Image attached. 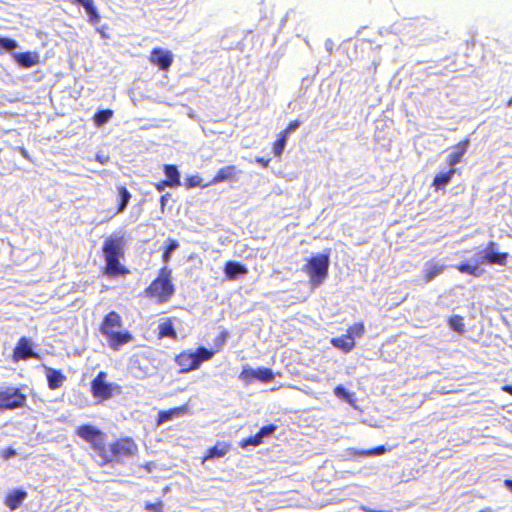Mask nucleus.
I'll return each instance as SVG.
<instances>
[{"label": "nucleus", "instance_id": "f257e3e1", "mask_svg": "<svg viewBox=\"0 0 512 512\" xmlns=\"http://www.w3.org/2000/svg\"><path fill=\"white\" fill-rule=\"evenodd\" d=\"M125 240L123 236L111 235L103 243L102 253L105 260L103 273L111 278L130 273L120 259L124 257Z\"/></svg>", "mask_w": 512, "mask_h": 512}, {"label": "nucleus", "instance_id": "f03ea898", "mask_svg": "<svg viewBox=\"0 0 512 512\" xmlns=\"http://www.w3.org/2000/svg\"><path fill=\"white\" fill-rule=\"evenodd\" d=\"M99 330L113 351L120 350L134 339L130 331L123 329V319L116 311H110L103 317Z\"/></svg>", "mask_w": 512, "mask_h": 512}, {"label": "nucleus", "instance_id": "7ed1b4c3", "mask_svg": "<svg viewBox=\"0 0 512 512\" xmlns=\"http://www.w3.org/2000/svg\"><path fill=\"white\" fill-rule=\"evenodd\" d=\"M171 273L168 267H162L158 276L144 289V297L154 300L157 304L168 302L175 293Z\"/></svg>", "mask_w": 512, "mask_h": 512}, {"label": "nucleus", "instance_id": "20e7f679", "mask_svg": "<svg viewBox=\"0 0 512 512\" xmlns=\"http://www.w3.org/2000/svg\"><path fill=\"white\" fill-rule=\"evenodd\" d=\"M75 433L82 440L87 442L94 450L100 461L106 456V440L107 435L104 431L91 424L80 425L76 428Z\"/></svg>", "mask_w": 512, "mask_h": 512}, {"label": "nucleus", "instance_id": "39448f33", "mask_svg": "<svg viewBox=\"0 0 512 512\" xmlns=\"http://www.w3.org/2000/svg\"><path fill=\"white\" fill-rule=\"evenodd\" d=\"M330 264V250L308 259L303 270L308 275L310 283L317 287L323 283L328 276Z\"/></svg>", "mask_w": 512, "mask_h": 512}, {"label": "nucleus", "instance_id": "423d86ee", "mask_svg": "<svg viewBox=\"0 0 512 512\" xmlns=\"http://www.w3.org/2000/svg\"><path fill=\"white\" fill-rule=\"evenodd\" d=\"M138 446L130 437H121L109 444L106 450V456L103 461H99L100 466H105L113 461H119L124 458L135 455Z\"/></svg>", "mask_w": 512, "mask_h": 512}, {"label": "nucleus", "instance_id": "0eeeda50", "mask_svg": "<svg viewBox=\"0 0 512 512\" xmlns=\"http://www.w3.org/2000/svg\"><path fill=\"white\" fill-rule=\"evenodd\" d=\"M107 373L100 371L90 382V392L94 399L104 402L121 393V386L107 381Z\"/></svg>", "mask_w": 512, "mask_h": 512}, {"label": "nucleus", "instance_id": "6e6552de", "mask_svg": "<svg viewBox=\"0 0 512 512\" xmlns=\"http://www.w3.org/2000/svg\"><path fill=\"white\" fill-rule=\"evenodd\" d=\"M26 395L17 387H6L0 390V410H15L25 406Z\"/></svg>", "mask_w": 512, "mask_h": 512}, {"label": "nucleus", "instance_id": "1a4fd4ad", "mask_svg": "<svg viewBox=\"0 0 512 512\" xmlns=\"http://www.w3.org/2000/svg\"><path fill=\"white\" fill-rule=\"evenodd\" d=\"M148 60L151 65L156 66L159 70L167 71L173 64L174 55L170 50L155 47L151 50Z\"/></svg>", "mask_w": 512, "mask_h": 512}, {"label": "nucleus", "instance_id": "9d476101", "mask_svg": "<svg viewBox=\"0 0 512 512\" xmlns=\"http://www.w3.org/2000/svg\"><path fill=\"white\" fill-rule=\"evenodd\" d=\"M30 358L38 359L39 355L33 351L32 341L29 338L22 336L19 338L13 349L12 359L14 362H19Z\"/></svg>", "mask_w": 512, "mask_h": 512}, {"label": "nucleus", "instance_id": "9b49d317", "mask_svg": "<svg viewBox=\"0 0 512 512\" xmlns=\"http://www.w3.org/2000/svg\"><path fill=\"white\" fill-rule=\"evenodd\" d=\"M498 244L494 241H490L487 243L484 256L481 261L488 264H497V265H505L507 263L509 254L507 252H498Z\"/></svg>", "mask_w": 512, "mask_h": 512}, {"label": "nucleus", "instance_id": "f8f14e48", "mask_svg": "<svg viewBox=\"0 0 512 512\" xmlns=\"http://www.w3.org/2000/svg\"><path fill=\"white\" fill-rule=\"evenodd\" d=\"M470 145V139L465 138L460 141L456 145L452 146V152L448 155L446 159V164L450 168H454L455 165L462 162L463 156L466 154L468 147Z\"/></svg>", "mask_w": 512, "mask_h": 512}, {"label": "nucleus", "instance_id": "ddd939ff", "mask_svg": "<svg viewBox=\"0 0 512 512\" xmlns=\"http://www.w3.org/2000/svg\"><path fill=\"white\" fill-rule=\"evenodd\" d=\"M240 172L241 171L238 170L235 165H228L222 167L217 171L212 180L209 183L204 184L203 187H207L209 185H216L218 183H222L225 181L236 180Z\"/></svg>", "mask_w": 512, "mask_h": 512}, {"label": "nucleus", "instance_id": "4468645a", "mask_svg": "<svg viewBox=\"0 0 512 512\" xmlns=\"http://www.w3.org/2000/svg\"><path fill=\"white\" fill-rule=\"evenodd\" d=\"M75 5L83 7L85 13L88 16V21L92 25H97L101 21V16L98 12L95 0H71Z\"/></svg>", "mask_w": 512, "mask_h": 512}, {"label": "nucleus", "instance_id": "2eb2a0df", "mask_svg": "<svg viewBox=\"0 0 512 512\" xmlns=\"http://www.w3.org/2000/svg\"><path fill=\"white\" fill-rule=\"evenodd\" d=\"M176 364L181 373H188L198 369V361L194 359L192 352L182 351L175 357Z\"/></svg>", "mask_w": 512, "mask_h": 512}, {"label": "nucleus", "instance_id": "dca6fc26", "mask_svg": "<svg viewBox=\"0 0 512 512\" xmlns=\"http://www.w3.org/2000/svg\"><path fill=\"white\" fill-rule=\"evenodd\" d=\"M27 496V492L23 489L11 490L5 495L4 504L10 510H16L26 500Z\"/></svg>", "mask_w": 512, "mask_h": 512}, {"label": "nucleus", "instance_id": "f3484780", "mask_svg": "<svg viewBox=\"0 0 512 512\" xmlns=\"http://www.w3.org/2000/svg\"><path fill=\"white\" fill-rule=\"evenodd\" d=\"M188 411L187 405H182L178 407H173L168 410H162L158 413L156 424L158 426L171 421L174 418H177L181 415H184Z\"/></svg>", "mask_w": 512, "mask_h": 512}, {"label": "nucleus", "instance_id": "a211bd4d", "mask_svg": "<svg viewBox=\"0 0 512 512\" xmlns=\"http://www.w3.org/2000/svg\"><path fill=\"white\" fill-rule=\"evenodd\" d=\"M230 449L231 445L229 443L218 441L214 446L206 450V453L202 459V463L210 459L222 458L230 451Z\"/></svg>", "mask_w": 512, "mask_h": 512}, {"label": "nucleus", "instance_id": "6ab92c4d", "mask_svg": "<svg viewBox=\"0 0 512 512\" xmlns=\"http://www.w3.org/2000/svg\"><path fill=\"white\" fill-rule=\"evenodd\" d=\"M459 170L456 168H450L446 172H440L435 175L432 181V187L435 191L444 190L445 187L451 182L452 178Z\"/></svg>", "mask_w": 512, "mask_h": 512}, {"label": "nucleus", "instance_id": "aec40b11", "mask_svg": "<svg viewBox=\"0 0 512 512\" xmlns=\"http://www.w3.org/2000/svg\"><path fill=\"white\" fill-rule=\"evenodd\" d=\"M45 375L47 378L48 387L51 390L60 388L66 380V376L60 370H56L50 367L45 368Z\"/></svg>", "mask_w": 512, "mask_h": 512}, {"label": "nucleus", "instance_id": "412c9836", "mask_svg": "<svg viewBox=\"0 0 512 512\" xmlns=\"http://www.w3.org/2000/svg\"><path fill=\"white\" fill-rule=\"evenodd\" d=\"M225 277L228 280H234L238 276H244L248 273V270L242 264L235 261H227L224 265Z\"/></svg>", "mask_w": 512, "mask_h": 512}, {"label": "nucleus", "instance_id": "4be33fe9", "mask_svg": "<svg viewBox=\"0 0 512 512\" xmlns=\"http://www.w3.org/2000/svg\"><path fill=\"white\" fill-rule=\"evenodd\" d=\"M162 170L166 176L165 180L170 184V188H176L181 185V175L176 165L164 164Z\"/></svg>", "mask_w": 512, "mask_h": 512}, {"label": "nucleus", "instance_id": "5701e85b", "mask_svg": "<svg viewBox=\"0 0 512 512\" xmlns=\"http://www.w3.org/2000/svg\"><path fill=\"white\" fill-rule=\"evenodd\" d=\"M330 343L333 347L343 351L344 353H349L355 348L354 339L347 334L332 338Z\"/></svg>", "mask_w": 512, "mask_h": 512}, {"label": "nucleus", "instance_id": "b1692460", "mask_svg": "<svg viewBox=\"0 0 512 512\" xmlns=\"http://www.w3.org/2000/svg\"><path fill=\"white\" fill-rule=\"evenodd\" d=\"M445 271V265L428 262L423 272V281L425 284L430 283L436 277Z\"/></svg>", "mask_w": 512, "mask_h": 512}, {"label": "nucleus", "instance_id": "393cba45", "mask_svg": "<svg viewBox=\"0 0 512 512\" xmlns=\"http://www.w3.org/2000/svg\"><path fill=\"white\" fill-rule=\"evenodd\" d=\"M15 59L24 68H30L39 63V55L36 52H21L15 55Z\"/></svg>", "mask_w": 512, "mask_h": 512}, {"label": "nucleus", "instance_id": "a878e982", "mask_svg": "<svg viewBox=\"0 0 512 512\" xmlns=\"http://www.w3.org/2000/svg\"><path fill=\"white\" fill-rule=\"evenodd\" d=\"M117 191H118L120 198H119V201L117 204L116 213L120 214V213H123L125 211V209L127 208V205L129 203V201L131 200L132 195L128 191V189L122 185L117 186Z\"/></svg>", "mask_w": 512, "mask_h": 512}, {"label": "nucleus", "instance_id": "bb28decb", "mask_svg": "<svg viewBox=\"0 0 512 512\" xmlns=\"http://www.w3.org/2000/svg\"><path fill=\"white\" fill-rule=\"evenodd\" d=\"M158 337L160 339L169 337L172 339H175L177 337L176 331L173 327V323L171 319L166 320L165 322L161 323L158 327Z\"/></svg>", "mask_w": 512, "mask_h": 512}, {"label": "nucleus", "instance_id": "cd10ccee", "mask_svg": "<svg viewBox=\"0 0 512 512\" xmlns=\"http://www.w3.org/2000/svg\"><path fill=\"white\" fill-rule=\"evenodd\" d=\"M195 360L198 361V368L201 366L203 362L209 361L213 358L215 351L208 350L205 347H198L195 352H192Z\"/></svg>", "mask_w": 512, "mask_h": 512}, {"label": "nucleus", "instance_id": "c85d7f7f", "mask_svg": "<svg viewBox=\"0 0 512 512\" xmlns=\"http://www.w3.org/2000/svg\"><path fill=\"white\" fill-rule=\"evenodd\" d=\"M113 116V111L111 109H104L97 111L93 116L94 124L98 127L107 123Z\"/></svg>", "mask_w": 512, "mask_h": 512}, {"label": "nucleus", "instance_id": "c756f323", "mask_svg": "<svg viewBox=\"0 0 512 512\" xmlns=\"http://www.w3.org/2000/svg\"><path fill=\"white\" fill-rule=\"evenodd\" d=\"M448 325L453 331L459 334H463L465 332L464 318L461 315H452L449 317Z\"/></svg>", "mask_w": 512, "mask_h": 512}, {"label": "nucleus", "instance_id": "7c9ffc66", "mask_svg": "<svg viewBox=\"0 0 512 512\" xmlns=\"http://www.w3.org/2000/svg\"><path fill=\"white\" fill-rule=\"evenodd\" d=\"M274 379V373L272 369L268 367H259L256 369V380L268 383Z\"/></svg>", "mask_w": 512, "mask_h": 512}, {"label": "nucleus", "instance_id": "2f4dec72", "mask_svg": "<svg viewBox=\"0 0 512 512\" xmlns=\"http://www.w3.org/2000/svg\"><path fill=\"white\" fill-rule=\"evenodd\" d=\"M457 270L460 272V273H463V274H469V275H472V276H475V277H478L482 274V270L479 269V267L477 265H470L468 263H460L459 265H457Z\"/></svg>", "mask_w": 512, "mask_h": 512}, {"label": "nucleus", "instance_id": "473e14b6", "mask_svg": "<svg viewBox=\"0 0 512 512\" xmlns=\"http://www.w3.org/2000/svg\"><path fill=\"white\" fill-rule=\"evenodd\" d=\"M239 379L246 384H250L256 380V369H252L249 366L243 367L239 374Z\"/></svg>", "mask_w": 512, "mask_h": 512}, {"label": "nucleus", "instance_id": "72a5a7b5", "mask_svg": "<svg viewBox=\"0 0 512 512\" xmlns=\"http://www.w3.org/2000/svg\"><path fill=\"white\" fill-rule=\"evenodd\" d=\"M365 333V326H364V323L363 322H357V323H354L353 325H351L348 329H347V335H350V337L352 339H354V337H361L363 336Z\"/></svg>", "mask_w": 512, "mask_h": 512}, {"label": "nucleus", "instance_id": "f704fd0d", "mask_svg": "<svg viewBox=\"0 0 512 512\" xmlns=\"http://www.w3.org/2000/svg\"><path fill=\"white\" fill-rule=\"evenodd\" d=\"M178 247H179V243L174 239H170L167 242V245L162 254L163 262H165V263L169 262L172 252L175 251Z\"/></svg>", "mask_w": 512, "mask_h": 512}, {"label": "nucleus", "instance_id": "c9c22d12", "mask_svg": "<svg viewBox=\"0 0 512 512\" xmlns=\"http://www.w3.org/2000/svg\"><path fill=\"white\" fill-rule=\"evenodd\" d=\"M287 137L282 135L281 133L278 136V139L273 144V153L275 156L280 157L284 151L286 146Z\"/></svg>", "mask_w": 512, "mask_h": 512}, {"label": "nucleus", "instance_id": "e433bc0d", "mask_svg": "<svg viewBox=\"0 0 512 512\" xmlns=\"http://www.w3.org/2000/svg\"><path fill=\"white\" fill-rule=\"evenodd\" d=\"M17 47V42L10 38L0 37V53L3 51H13Z\"/></svg>", "mask_w": 512, "mask_h": 512}, {"label": "nucleus", "instance_id": "4c0bfd02", "mask_svg": "<svg viewBox=\"0 0 512 512\" xmlns=\"http://www.w3.org/2000/svg\"><path fill=\"white\" fill-rule=\"evenodd\" d=\"M263 440L260 438V436L256 433L253 436H249L245 439H243L240 442V447L246 448L247 446H258L262 444Z\"/></svg>", "mask_w": 512, "mask_h": 512}, {"label": "nucleus", "instance_id": "58836bf2", "mask_svg": "<svg viewBox=\"0 0 512 512\" xmlns=\"http://www.w3.org/2000/svg\"><path fill=\"white\" fill-rule=\"evenodd\" d=\"M202 182V179L200 176L198 175H192V176H189L185 179V186L187 189H191V188H194V187H197V186H202L203 185L201 184Z\"/></svg>", "mask_w": 512, "mask_h": 512}, {"label": "nucleus", "instance_id": "ea45409f", "mask_svg": "<svg viewBox=\"0 0 512 512\" xmlns=\"http://www.w3.org/2000/svg\"><path fill=\"white\" fill-rule=\"evenodd\" d=\"M386 451H387V449L384 445H379L374 448L362 451L361 455H365V456L382 455Z\"/></svg>", "mask_w": 512, "mask_h": 512}, {"label": "nucleus", "instance_id": "a19ab883", "mask_svg": "<svg viewBox=\"0 0 512 512\" xmlns=\"http://www.w3.org/2000/svg\"><path fill=\"white\" fill-rule=\"evenodd\" d=\"M277 429V426L274 424H269L266 426H263L257 434L260 436V438L263 440L264 437L272 435Z\"/></svg>", "mask_w": 512, "mask_h": 512}, {"label": "nucleus", "instance_id": "79ce46f5", "mask_svg": "<svg viewBox=\"0 0 512 512\" xmlns=\"http://www.w3.org/2000/svg\"><path fill=\"white\" fill-rule=\"evenodd\" d=\"M299 126H300L299 120L291 121L288 124V126L281 132V134L285 135L288 138L289 134L294 132L295 130H297L299 128Z\"/></svg>", "mask_w": 512, "mask_h": 512}, {"label": "nucleus", "instance_id": "37998d69", "mask_svg": "<svg viewBox=\"0 0 512 512\" xmlns=\"http://www.w3.org/2000/svg\"><path fill=\"white\" fill-rule=\"evenodd\" d=\"M334 394L339 397V398H342V399H345V400H349L350 399V394L348 393V391L345 389L344 386L342 385H338L334 388Z\"/></svg>", "mask_w": 512, "mask_h": 512}, {"label": "nucleus", "instance_id": "c03bdc74", "mask_svg": "<svg viewBox=\"0 0 512 512\" xmlns=\"http://www.w3.org/2000/svg\"><path fill=\"white\" fill-rule=\"evenodd\" d=\"M163 507V504H162V501L158 500L154 503H146L144 508L146 510H154V511H158V510H161Z\"/></svg>", "mask_w": 512, "mask_h": 512}, {"label": "nucleus", "instance_id": "a18cd8bd", "mask_svg": "<svg viewBox=\"0 0 512 512\" xmlns=\"http://www.w3.org/2000/svg\"><path fill=\"white\" fill-rule=\"evenodd\" d=\"M16 455V451L13 449V448H7L5 450H2L0 452V456L4 459V460H8L10 459L11 457L15 456Z\"/></svg>", "mask_w": 512, "mask_h": 512}, {"label": "nucleus", "instance_id": "49530a36", "mask_svg": "<svg viewBox=\"0 0 512 512\" xmlns=\"http://www.w3.org/2000/svg\"><path fill=\"white\" fill-rule=\"evenodd\" d=\"M154 187L155 189L158 191V192H162L165 190V188L169 187L170 188V184H168V182L164 179V180H161L157 183L154 184Z\"/></svg>", "mask_w": 512, "mask_h": 512}, {"label": "nucleus", "instance_id": "de8ad7c7", "mask_svg": "<svg viewBox=\"0 0 512 512\" xmlns=\"http://www.w3.org/2000/svg\"><path fill=\"white\" fill-rule=\"evenodd\" d=\"M168 197H170V194L167 193V194H164L160 197V207H161V210L164 211L165 209V206H166V202H167V199Z\"/></svg>", "mask_w": 512, "mask_h": 512}, {"label": "nucleus", "instance_id": "09e8293b", "mask_svg": "<svg viewBox=\"0 0 512 512\" xmlns=\"http://www.w3.org/2000/svg\"><path fill=\"white\" fill-rule=\"evenodd\" d=\"M256 162L259 163L262 167L266 168V167H268L270 160L265 159L263 157H258V158H256Z\"/></svg>", "mask_w": 512, "mask_h": 512}, {"label": "nucleus", "instance_id": "8fccbe9b", "mask_svg": "<svg viewBox=\"0 0 512 512\" xmlns=\"http://www.w3.org/2000/svg\"><path fill=\"white\" fill-rule=\"evenodd\" d=\"M501 389L512 396V385H504Z\"/></svg>", "mask_w": 512, "mask_h": 512}, {"label": "nucleus", "instance_id": "3c124183", "mask_svg": "<svg viewBox=\"0 0 512 512\" xmlns=\"http://www.w3.org/2000/svg\"><path fill=\"white\" fill-rule=\"evenodd\" d=\"M504 486L510 491L512 492V480L511 479H506L504 480Z\"/></svg>", "mask_w": 512, "mask_h": 512}, {"label": "nucleus", "instance_id": "603ef678", "mask_svg": "<svg viewBox=\"0 0 512 512\" xmlns=\"http://www.w3.org/2000/svg\"><path fill=\"white\" fill-rule=\"evenodd\" d=\"M219 338H220V343H224L226 341V338H227V333L226 332H222L220 335H219Z\"/></svg>", "mask_w": 512, "mask_h": 512}, {"label": "nucleus", "instance_id": "864d4df0", "mask_svg": "<svg viewBox=\"0 0 512 512\" xmlns=\"http://www.w3.org/2000/svg\"><path fill=\"white\" fill-rule=\"evenodd\" d=\"M512 105V98L508 101L507 107H510Z\"/></svg>", "mask_w": 512, "mask_h": 512}]
</instances>
